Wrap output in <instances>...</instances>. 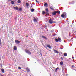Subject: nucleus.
<instances>
[{
  "instance_id": "2eb2a0df",
  "label": "nucleus",
  "mask_w": 76,
  "mask_h": 76,
  "mask_svg": "<svg viewBox=\"0 0 76 76\" xmlns=\"http://www.w3.org/2000/svg\"><path fill=\"white\" fill-rule=\"evenodd\" d=\"M11 3L12 4H15V2H14V1H12L11 2Z\"/></svg>"
},
{
  "instance_id": "412c9836",
  "label": "nucleus",
  "mask_w": 76,
  "mask_h": 76,
  "mask_svg": "<svg viewBox=\"0 0 76 76\" xmlns=\"http://www.w3.org/2000/svg\"><path fill=\"white\" fill-rule=\"evenodd\" d=\"M67 53H64V56L65 57H66V56H67Z\"/></svg>"
},
{
  "instance_id": "4c0bfd02",
  "label": "nucleus",
  "mask_w": 76,
  "mask_h": 76,
  "mask_svg": "<svg viewBox=\"0 0 76 76\" xmlns=\"http://www.w3.org/2000/svg\"><path fill=\"white\" fill-rule=\"evenodd\" d=\"M63 49V48H61V49Z\"/></svg>"
},
{
  "instance_id": "9d476101",
  "label": "nucleus",
  "mask_w": 76,
  "mask_h": 76,
  "mask_svg": "<svg viewBox=\"0 0 76 76\" xmlns=\"http://www.w3.org/2000/svg\"><path fill=\"white\" fill-rule=\"evenodd\" d=\"M60 65H61V66H62V65H63V61H61L60 62Z\"/></svg>"
},
{
  "instance_id": "a878e982",
  "label": "nucleus",
  "mask_w": 76,
  "mask_h": 76,
  "mask_svg": "<svg viewBox=\"0 0 76 76\" xmlns=\"http://www.w3.org/2000/svg\"><path fill=\"white\" fill-rule=\"evenodd\" d=\"M22 9L21 8H20V9H19V11H22Z\"/></svg>"
},
{
  "instance_id": "f8f14e48",
  "label": "nucleus",
  "mask_w": 76,
  "mask_h": 76,
  "mask_svg": "<svg viewBox=\"0 0 76 76\" xmlns=\"http://www.w3.org/2000/svg\"><path fill=\"white\" fill-rule=\"evenodd\" d=\"M14 50H17V48L15 46H14Z\"/></svg>"
},
{
  "instance_id": "1a4fd4ad",
  "label": "nucleus",
  "mask_w": 76,
  "mask_h": 76,
  "mask_svg": "<svg viewBox=\"0 0 76 76\" xmlns=\"http://www.w3.org/2000/svg\"><path fill=\"white\" fill-rule=\"evenodd\" d=\"M47 47L48 48H51V46H50V45H47Z\"/></svg>"
},
{
  "instance_id": "c9c22d12",
  "label": "nucleus",
  "mask_w": 76,
  "mask_h": 76,
  "mask_svg": "<svg viewBox=\"0 0 76 76\" xmlns=\"http://www.w3.org/2000/svg\"><path fill=\"white\" fill-rule=\"evenodd\" d=\"M12 0H8V1H12Z\"/></svg>"
},
{
  "instance_id": "0eeeda50",
  "label": "nucleus",
  "mask_w": 76,
  "mask_h": 76,
  "mask_svg": "<svg viewBox=\"0 0 76 76\" xmlns=\"http://www.w3.org/2000/svg\"><path fill=\"white\" fill-rule=\"evenodd\" d=\"M42 37L43 38H44V39H47V37H45L44 36H42Z\"/></svg>"
},
{
  "instance_id": "4be33fe9",
  "label": "nucleus",
  "mask_w": 76,
  "mask_h": 76,
  "mask_svg": "<svg viewBox=\"0 0 76 76\" xmlns=\"http://www.w3.org/2000/svg\"><path fill=\"white\" fill-rule=\"evenodd\" d=\"M44 6L45 7H47V3H45L44 5Z\"/></svg>"
},
{
  "instance_id": "f257e3e1",
  "label": "nucleus",
  "mask_w": 76,
  "mask_h": 76,
  "mask_svg": "<svg viewBox=\"0 0 76 76\" xmlns=\"http://www.w3.org/2000/svg\"><path fill=\"white\" fill-rule=\"evenodd\" d=\"M56 13H59V14H60V12L59 11H55L52 12V15H56Z\"/></svg>"
},
{
  "instance_id": "5701e85b",
  "label": "nucleus",
  "mask_w": 76,
  "mask_h": 76,
  "mask_svg": "<svg viewBox=\"0 0 76 76\" xmlns=\"http://www.w3.org/2000/svg\"><path fill=\"white\" fill-rule=\"evenodd\" d=\"M26 70L27 71V72H30V70H29V69L28 68H27Z\"/></svg>"
},
{
  "instance_id": "f03ea898",
  "label": "nucleus",
  "mask_w": 76,
  "mask_h": 76,
  "mask_svg": "<svg viewBox=\"0 0 76 76\" xmlns=\"http://www.w3.org/2000/svg\"><path fill=\"white\" fill-rule=\"evenodd\" d=\"M61 17L63 18L64 19L66 18V12H64L61 15Z\"/></svg>"
},
{
  "instance_id": "b1692460",
  "label": "nucleus",
  "mask_w": 76,
  "mask_h": 76,
  "mask_svg": "<svg viewBox=\"0 0 76 76\" xmlns=\"http://www.w3.org/2000/svg\"><path fill=\"white\" fill-rule=\"evenodd\" d=\"M34 10H34V9H33V8H32V9H31V12H34Z\"/></svg>"
},
{
  "instance_id": "39448f33",
  "label": "nucleus",
  "mask_w": 76,
  "mask_h": 76,
  "mask_svg": "<svg viewBox=\"0 0 76 76\" xmlns=\"http://www.w3.org/2000/svg\"><path fill=\"white\" fill-rule=\"evenodd\" d=\"M53 51L55 53H56V54H58V53H59V52L56 50L54 49Z\"/></svg>"
},
{
  "instance_id": "ddd939ff",
  "label": "nucleus",
  "mask_w": 76,
  "mask_h": 76,
  "mask_svg": "<svg viewBox=\"0 0 76 76\" xmlns=\"http://www.w3.org/2000/svg\"><path fill=\"white\" fill-rule=\"evenodd\" d=\"M50 8L52 10H54V8H53V7L52 6H50Z\"/></svg>"
},
{
  "instance_id": "f704fd0d",
  "label": "nucleus",
  "mask_w": 76,
  "mask_h": 76,
  "mask_svg": "<svg viewBox=\"0 0 76 76\" xmlns=\"http://www.w3.org/2000/svg\"><path fill=\"white\" fill-rule=\"evenodd\" d=\"M72 58L73 59H74V57H72Z\"/></svg>"
},
{
  "instance_id": "ea45409f",
  "label": "nucleus",
  "mask_w": 76,
  "mask_h": 76,
  "mask_svg": "<svg viewBox=\"0 0 76 76\" xmlns=\"http://www.w3.org/2000/svg\"><path fill=\"white\" fill-rule=\"evenodd\" d=\"M68 75H69V74H67L66 75V76H68Z\"/></svg>"
},
{
  "instance_id": "4468645a",
  "label": "nucleus",
  "mask_w": 76,
  "mask_h": 76,
  "mask_svg": "<svg viewBox=\"0 0 76 76\" xmlns=\"http://www.w3.org/2000/svg\"><path fill=\"white\" fill-rule=\"evenodd\" d=\"M18 3H21V1L20 0H19L17 1Z\"/></svg>"
},
{
  "instance_id": "58836bf2",
  "label": "nucleus",
  "mask_w": 76,
  "mask_h": 76,
  "mask_svg": "<svg viewBox=\"0 0 76 76\" xmlns=\"http://www.w3.org/2000/svg\"><path fill=\"white\" fill-rule=\"evenodd\" d=\"M1 45V42H0V45Z\"/></svg>"
},
{
  "instance_id": "c756f323",
  "label": "nucleus",
  "mask_w": 76,
  "mask_h": 76,
  "mask_svg": "<svg viewBox=\"0 0 76 76\" xmlns=\"http://www.w3.org/2000/svg\"><path fill=\"white\" fill-rule=\"evenodd\" d=\"M18 69H21V67H18Z\"/></svg>"
},
{
  "instance_id": "72a5a7b5",
  "label": "nucleus",
  "mask_w": 76,
  "mask_h": 76,
  "mask_svg": "<svg viewBox=\"0 0 76 76\" xmlns=\"http://www.w3.org/2000/svg\"><path fill=\"white\" fill-rule=\"evenodd\" d=\"M45 28H47V26H45Z\"/></svg>"
},
{
  "instance_id": "e433bc0d",
  "label": "nucleus",
  "mask_w": 76,
  "mask_h": 76,
  "mask_svg": "<svg viewBox=\"0 0 76 76\" xmlns=\"http://www.w3.org/2000/svg\"><path fill=\"white\" fill-rule=\"evenodd\" d=\"M0 42H1V39L0 38Z\"/></svg>"
},
{
  "instance_id": "9b49d317",
  "label": "nucleus",
  "mask_w": 76,
  "mask_h": 76,
  "mask_svg": "<svg viewBox=\"0 0 76 76\" xmlns=\"http://www.w3.org/2000/svg\"><path fill=\"white\" fill-rule=\"evenodd\" d=\"M14 9H15L16 10H18V7H14Z\"/></svg>"
},
{
  "instance_id": "7ed1b4c3",
  "label": "nucleus",
  "mask_w": 76,
  "mask_h": 76,
  "mask_svg": "<svg viewBox=\"0 0 76 76\" xmlns=\"http://www.w3.org/2000/svg\"><path fill=\"white\" fill-rule=\"evenodd\" d=\"M25 52H26V53H27V54H29V55L31 54V52H30L29 50L27 49L25 50Z\"/></svg>"
},
{
  "instance_id": "423d86ee",
  "label": "nucleus",
  "mask_w": 76,
  "mask_h": 76,
  "mask_svg": "<svg viewBox=\"0 0 76 76\" xmlns=\"http://www.w3.org/2000/svg\"><path fill=\"white\" fill-rule=\"evenodd\" d=\"M15 42L16 44H19L20 43V42L18 40H15Z\"/></svg>"
},
{
  "instance_id": "393cba45",
  "label": "nucleus",
  "mask_w": 76,
  "mask_h": 76,
  "mask_svg": "<svg viewBox=\"0 0 76 76\" xmlns=\"http://www.w3.org/2000/svg\"><path fill=\"white\" fill-rule=\"evenodd\" d=\"M55 41H56V42H58V39H55Z\"/></svg>"
},
{
  "instance_id": "6ab92c4d",
  "label": "nucleus",
  "mask_w": 76,
  "mask_h": 76,
  "mask_svg": "<svg viewBox=\"0 0 76 76\" xmlns=\"http://www.w3.org/2000/svg\"><path fill=\"white\" fill-rule=\"evenodd\" d=\"M45 10H46V12H47V13H48V8L46 9Z\"/></svg>"
},
{
  "instance_id": "7c9ffc66",
  "label": "nucleus",
  "mask_w": 76,
  "mask_h": 76,
  "mask_svg": "<svg viewBox=\"0 0 76 76\" xmlns=\"http://www.w3.org/2000/svg\"><path fill=\"white\" fill-rule=\"evenodd\" d=\"M60 59H61V60H63V58L62 57H61Z\"/></svg>"
},
{
  "instance_id": "a19ab883",
  "label": "nucleus",
  "mask_w": 76,
  "mask_h": 76,
  "mask_svg": "<svg viewBox=\"0 0 76 76\" xmlns=\"http://www.w3.org/2000/svg\"><path fill=\"white\" fill-rule=\"evenodd\" d=\"M62 70H63V67H62Z\"/></svg>"
},
{
  "instance_id": "37998d69",
  "label": "nucleus",
  "mask_w": 76,
  "mask_h": 76,
  "mask_svg": "<svg viewBox=\"0 0 76 76\" xmlns=\"http://www.w3.org/2000/svg\"><path fill=\"white\" fill-rule=\"evenodd\" d=\"M66 20V21H67L68 20Z\"/></svg>"
},
{
  "instance_id": "2f4dec72",
  "label": "nucleus",
  "mask_w": 76,
  "mask_h": 76,
  "mask_svg": "<svg viewBox=\"0 0 76 76\" xmlns=\"http://www.w3.org/2000/svg\"><path fill=\"white\" fill-rule=\"evenodd\" d=\"M36 3H38L39 2L37 1V0H36Z\"/></svg>"
},
{
  "instance_id": "f3484780",
  "label": "nucleus",
  "mask_w": 76,
  "mask_h": 76,
  "mask_svg": "<svg viewBox=\"0 0 76 76\" xmlns=\"http://www.w3.org/2000/svg\"><path fill=\"white\" fill-rule=\"evenodd\" d=\"M1 71L3 73H4V69H2Z\"/></svg>"
},
{
  "instance_id": "79ce46f5",
  "label": "nucleus",
  "mask_w": 76,
  "mask_h": 76,
  "mask_svg": "<svg viewBox=\"0 0 76 76\" xmlns=\"http://www.w3.org/2000/svg\"><path fill=\"white\" fill-rule=\"evenodd\" d=\"M28 37V36H26V37Z\"/></svg>"
},
{
  "instance_id": "bb28decb",
  "label": "nucleus",
  "mask_w": 76,
  "mask_h": 76,
  "mask_svg": "<svg viewBox=\"0 0 76 76\" xmlns=\"http://www.w3.org/2000/svg\"><path fill=\"white\" fill-rule=\"evenodd\" d=\"M54 32V30L53 29L51 31V32Z\"/></svg>"
},
{
  "instance_id": "aec40b11",
  "label": "nucleus",
  "mask_w": 76,
  "mask_h": 76,
  "mask_svg": "<svg viewBox=\"0 0 76 76\" xmlns=\"http://www.w3.org/2000/svg\"><path fill=\"white\" fill-rule=\"evenodd\" d=\"M58 41H60L61 40V39H60V38L59 37H58Z\"/></svg>"
},
{
  "instance_id": "a211bd4d",
  "label": "nucleus",
  "mask_w": 76,
  "mask_h": 76,
  "mask_svg": "<svg viewBox=\"0 0 76 76\" xmlns=\"http://www.w3.org/2000/svg\"><path fill=\"white\" fill-rule=\"evenodd\" d=\"M58 69H59V68H58V67L56 69H55V72H57V70H58Z\"/></svg>"
},
{
  "instance_id": "cd10ccee",
  "label": "nucleus",
  "mask_w": 76,
  "mask_h": 76,
  "mask_svg": "<svg viewBox=\"0 0 76 76\" xmlns=\"http://www.w3.org/2000/svg\"><path fill=\"white\" fill-rule=\"evenodd\" d=\"M72 68H73V67H75V66L72 65Z\"/></svg>"
},
{
  "instance_id": "c03bdc74",
  "label": "nucleus",
  "mask_w": 76,
  "mask_h": 76,
  "mask_svg": "<svg viewBox=\"0 0 76 76\" xmlns=\"http://www.w3.org/2000/svg\"><path fill=\"white\" fill-rule=\"evenodd\" d=\"M42 56V54H41V53L40 54Z\"/></svg>"
},
{
  "instance_id": "a18cd8bd",
  "label": "nucleus",
  "mask_w": 76,
  "mask_h": 76,
  "mask_svg": "<svg viewBox=\"0 0 76 76\" xmlns=\"http://www.w3.org/2000/svg\"><path fill=\"white\" fill-rule=\"evenodd\" d=\"M75 22H76V21H75Z\"/></svg>"
},
{
  "instance_id": "473e14b6",
  "label": "nucleus",
  "mask_w": 76,
  "mask_h": 76,
  "mask_svg": "<svg viewBox=\"0 0 76 76\" xmlns=\"http://www.w3.org/2000/svg\"><path fill=\"white\" fill-rule=\"evenodd\" d=\"M31 7H32V5L31 4Z\"/></svg>"
},
{
  "instance_id": "c85d7f7f",
  "label": "nucleus",
  "mask_w": 76,
  "mask_h": 76,
  "mask_svg": "<svg viewBox=\"0 0 76 76\" xmlns=\"http://www.w3.org/2000/svg\"><path fill=\"white\" fill-rule=\"evenodd\" d=\"M44 13H45V12L44 11H43L42 12V14H44Z\"/></svg>"
},
{
  "instance_id": "6e6552de",
  "label": "nucleus",
  "mask_w": 76,
  "mask_h": 76,
  "mask_svg": "<svg viewBox=\"0 0 76 76\" xmlns=\"http://www.w3.org/2000/svg\"><path fill=\"white\" fill-rule=\"evenodd\" d=\"M33 21L34 22H37V19L36 18H34L33 19Z\"/></svg>"
},
{
  "instance_id": "dca6fc26",
  "label": "nucleus",
  "mask_w": 76,
  "mask_h": 76,
  "mask_svg": "<svg viewBox=\"0 0 76 76\" xmlns=\"http://www.w3.org/2000/svg\"><path fill=\"white\" fill-rule=\"evenodd\" d=\"M26 4V6L27 7H28V6H29V3H27Z\"/></svg>"
},
{
  "instance_id": "20e7f679",
  "label": "nucleus",
  "mask_w": 76,
  "mask_h": 76,
  "mask_svg": "<svg viewBox=\"0 0 76 76\" xmlns=\"http://www.w3.org/2000/svg\"><path fill=\"white\" fill-rule=\"evenodd\" d=\"M49 22L50 24H52L53 23H56V22H53L51 19L49 20Z\"/></svg>"
}]
</instances>
